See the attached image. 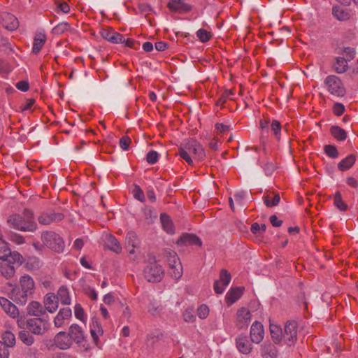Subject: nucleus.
<instances>
[{
  "label": "nucleus",
  "mask_w": 358,
  "mask_h": 358,
  "mask_svg": "<svg viewBox=\"0 0 358 358\" xmlns=\"http://www.w3.org/2000/svg\"><path fill=\"white\" fill-rule=\"evenodd\" d=\"M332 14L339 21H346L350 18V13L348 10L340 6H333Z\"/></svg>",
  "instance_id": "nucleus-28"
},
{
  "label": "nucleus",
  "mask_w": 358,
  "mask_h": 358,
  "mask_svg": "<svg viewBox=\"0 0 358 358\" xmlns=\"http://www.w3.org/2000/svg\"><path fill=\"white\" fill-rule=\"evenodd\" d=\"M165 256L168 262L169 268L177 266L178 264H182L177 253L172 250H166Z\"/></svg>",
  "instance_id": "nucleus-34"
},
{
  "label": "nucleus",
  "mask_w": 358,
  "mask_h": 358,
  "mask_svg": "<svg viewBox=\"0 0 358 358\" xmlns=\"http://www.w3.org/2000/svg\"><path fill=\"white\" fill-rule=\"evenodd\" d=\"M348 62L346 59L343 57H338L336 58V61L334 64V70L338 73H343L345 72L348 69Z\"/></svg>",
  "instance_id": "nucleus-37"
},
{
  "label": "nucleus",
  "mask_w": 358,
  "mask_h": 358,
  "mask_svg": "<svg viewBox=\"0 0 358 358\" xmlns=\"http://www.w3.org/2000/svg\"><path fill=\"white\" fill-rule=\"evenodd\" d=\"M270 334L275 344H280L283 340V331L277 324H270Z\"/></svg>",
  "instance_id": "nucleus-29"
},
{
  "label": "nucleus",
  "mask_w": 358,
  "mask_h": 358,
  "mask_svg": "<svg viewBox=\"0 0 358 358\" xmlns=\"http://www.w3.org/2000/svg\"><path fill=\"white\" fill-rule=\"evenodd\" d=\"M178 155L189 165L193 166V159L201 161L206 155L201 144L194 139H189L180 144Z\"/></svg>",
  "instance_id": "nucleus-1"
},
{
  "label": "nucleus",
  "mask_w": 358,
  "mask_h": 358,
  "mask_svg": "<svg viewBox=\"0 0 358 358\" xmlns=\"http://www.w3.org/2000/svg\"><path fill=\"white\" fill-rule=\"evenodd\" d=\"M10 257L11 259V263H18L21 264L23 262L22 256L17 252H8V257Z\"/></svg>",
  "instance_id": "nucleus-50"
},
{
  "label": "nucleus",
  "mask_w": 358,
  "mask_h": 358,
  "mask_svg": "<svg viewBox=\"0 0 358 358\" xmlns=\"http://www.w3.org/2000/svg\"><path fill=\"white\" fill-rule=\"evenodd\" d=\"M261 355L263 358H277L278 350L271 343H264L261 345Z\"/></svg>",
  "instance_id": "nucleus-20"
},
{
  "label": "nucleus",
  "mask_w": 358,
  "mask_h": 358,
  "mask_svg": "<svg viewBox=\"0 0 358 358\" xmlns=\"http://www.w3.org/2000/svg\"><path fill=\"white\" fill-rule=\"evenodd\" d=\"M334 206L341 211H345L348 208L347 204L343 201L340 192H336L334 196Z\"/></svg>",
  "instance_id": "nucleus-39"
},
{
  "label": "nucleus",
  "mask_w": 358,
  "mask_h": 358,
  "mask_svg": "<svg viewBox=\"0 0 358 358\" xmlns=\"http://www.w3.org/2000/svg\"><path fill=\"white\" fill-rule=\"evenodd\" d=\"M27 329L36 335L43 334L48 329L47 322L39 318H31L27 320Z\"/></svg>",
  "instance_id": "nucleus-7"
},
{
  "label": "nucleus",
  "mask_w": 358,
  "mask_h": 358,
  "mask_svg": "<svg viewBox=\"0 0 358 358\" xmlns=\"http://www.w3.org/2000/svg\"><path fill=\"white\" fill-rule=\"evenodd\" d=\"M162 310V306L155 301L150 302L148 311L150 314L154 316L159 315Z\"/></svg>",
  "instance_id": "nucleus-41"
},
{
  "label": "nucleus",
  "mask_w": 358,
  "mask_h": 358,
  "mask_svg": "<svg viewBox=\"0 0 358 358\" xmlns=\"http://www.w3.org/2000/svg\"><path fill=\"white\" fill-rule=\"evenodd\" d=\"M333 112L337 116H341L345 112V106L341 103H336L334 105Z\"/></svg>",
  "instance_id": "nucleus-58"
},
{
  "label": "nucleus",
  "mask_w": 358,
  "mask_h": 358,
  "mask_svg": "<svg viewBox=\"0 0 358 358\" xmlns=\"http://www.w3.org/2000/svg\"><path fill=\"white\" fill-rule=\"evenodd\" d=\"M0 305L3 310L11 317L15 318L18 316L20 312L16 306L11 303L5 297H0Z\"/></svg>",
  "instance_id": "nucleus-16"
},
{
  "label": "nucleus",
  "mask_w": 358,
  "mask_h": 358,
  "mask_svg": "<svg viewBox=\"0 0 358 358\" xmlns=\"http://www.w3.org/2000/svg\"><path fill=\"white\" fill-rule=\"evenodd\" d=\"M9 354V348L0 341V358H8Z\"/></svg>",
  "instance_id": "nucleus-61"
},
{
  "label": "nucleus",
  "mask_w": 358,
  "mask_h": 358,
  "mask_svg": "<svg viewBox=\"0 0 358 358\" xmlns=\"http://www.w3.org/2000/svg\"><path fill=\"white\" fill-rule=\"evenodd\" d=\"M209 314V308L205 305H201L197 309V315L200 319H206Z\"/></svg>",
  "instance_id": "nucleus-49"
},
{
  "label": "nucleus",
  "mask_w": 358,
  "mask_h": 358,
  "mask_svg": "<svg viewBox=\"0 0 358 358\" xmlns=\"http://www.w3.org/2000/svg\"><path fill=\"white\" fill-rule=\"evenodd\" d=\"M160 220H161L163 229L168 234H173L174 233V227H173L172 221L169 215H167L165 213L161 214Z\"/></svg>",
  "instance_id": "nucleus-35"
},
{
  "label": "nucleus",
  "mask_w": 358,
  "mask_h": 358,
  "mask_svg": "<svg viewBox=\"0 0 358 358\" xmlns=\"http://www.w3.org/2000/svg\"><path fill=\"white\" fill-rule=\"evenodd\" d=\"M139 248L140 247H130L129 249H127L129 252V257L131 260L135 261L137 259L138 255L140 253Z\"/></svg>",
  "instance_id": "nucleus-55"
},
{
  "label": "nucleus",
  "mask_w": 358,
  "mask_h": 358,
  "mask_svg": "<svg viewBox=\"0 0 358 358\" xmlns=\"http://www.w3.org/2000/svg\"><path fill=\"white\" fill-rule=\"evenodd\" d=\"M8 223L15 229L22 231L34 232L37 229L33 213L28 209L24 210L22 214L9 216Z\"/></svg>",
  "instance_id": "nucleus-2"
},
{
  "label": "nucleus",
  "mask_w": 358,
  "mask_h": 358,
  "mask_svg": "<svg viewBox=\"0 0 358 358\" xmlns=\"http://www.w3.org/2000/svg\"><path fill=\"white\" fill-rule=\"evenodd\" d=\"M134 196L137 200L143 202L145 200V195L143 191L140 188L139 186H135L134 189L133 191Z\"/></svg>",
  "instance_id": "nucleus-54"
},
{
  "label": "nucleus",
  "mask_w": 358,
  "mask_h": 358,
  "mask_svg": "<svg viewBox=\"0 0 358 358\" xmlns=\"http://www.w3.org/2000/svg\"><path fill=\"white\" fill-rule=\"evenodd\" d=\"M15 87L22 92H27L29 90V85L27 81L21 80L16 83Z\"/></svg>",
  "instance_id": "nucleus-63"
},
{
  "label": "nucleus",
  "mask_w": 358,
  "mask_h": 358,
  "mask_svg": "<svg viewBox=\"0 0 358 358\" xmlns=\"http://www.w3.org/2000/svg\"><path fill=\"white\" fill-rule=\"evenodd\" d=\"M74 313L76 318L83 321L84 319V310L80 304L76 303L74 308Z\"/></svg>",
  "instance_id": "nucleus-56"
},
{
  "label": "nucleus",
  "mask_w": 358,
  "mask_h": 358,
  "mask_svg": "<svg viewBox=\"0 0 358 358\" xmlns=\"http://www.w3.org/2000/svg\"><path fill=\"white\" fill-rule=\"evenodd\" d=\"M72 312L71 308H64L60 309L58 314L55 317L54 320V324L57 327H61L65 320H68L71 317Z\"/></svg>",
  "instance_id": "nucleus-26"
},
{
  "label": "nucleus",
  "mask_w": 358,
  "mask_h": 358,
  "mask_svg": "<svg viewBox=\"0 0 358 358\" xmlns=\"http://www.w3.org/2000/svg\"><path fill=\"white\" fill-rule=\"evenodd\" d=\"M283 340L285 343L292 346L295 344L297 341V324L294 321L287 322L284 328Z\"/></svg>",
  "instance_id": "nucleus-6"
},
{
  "label": "nucleus",
  "mask_w": 358,
  "mask_h": 358,
  "mask_svg": "<svg viewBox=\"0 0 358 358\" xmlns=\"http://www.w3.org/2000/svg\"><path fill=\"white\" fill-rule=\"evenodd\" d=\"M3 341L1 343H4L8 348H12L15 344V335L10 331H6L2 336Z\"/></svg>",
  "instance_id": "nucleus-40"
},
{
  "label": "nucleus",
  "mask_w": 358,
  "mask_h": 358,
  "mask_svg": "<svg viewBox=\"0 0 358 358\" xmlns=\"http://www.w3.org/2000/svg\"><path fill=\"white\" fill-rule=\"evenodd\" d=\"M330 133L338 141H343L347 138L346 131L338 126H332L330 128Z\"/></svg>",
  "instance_id": "nucleus-36"
},
{
  "label": "nucleus",
  "mask_w": 358,
  "mask_h": 358,
  "mask_svg": "<svg viewBox=\"0 0 358 358\" xmlns=\"http://www.w3.org/2000/svg\"><path fill=\"white\" fill-rule=\"evenodd\" d=\"M27 310L29 315L35 317H41L45 313V310L43 309L41 304L35 301L29 303Z\"/></svg>",
  "instance_id": "nucleus-27"
},
{
  "label": "nucleus",
  "mask_w": 358,
  "mask_h": 358,
  "mask_svg": "<svg viewBox=\"0 0 358 358\" xmlns=\"http://www.w3.org/2000/svg\"><path fill=\"white\" fill-rule=\"evenodd\" d=\"M71 26L68 22H64L56 25L52 31L56 34H62L64 32L70 30Z\"/></svg>",
  "instance_id": "nucleus-44"
},
{
  "label": "nucleus",
  "mask_w": 358,
  "mask_h": 358,
  "mask_svg": "<svg viewBox=\"0 0 358 358\" xmlns=\"http://www.w3.org/2000/svg\"><path fill=\"white\" fill-rule=\"evenodd\" d=\"M251 320V313L249 310L245 308H241L238 310L236 313V327L241 329L249 324Z\"/></svg>",
  "instance_id": "nucleus-10"
},
{
  "label": "nucleus",
  "mask_w": 358,
  "mask_h": 358,
  "mask_svg": "<svg viewBox=\"0 0 358 358\" xmlns=\"http://www.w3.org/2000/svg\"><path fill=\"white\" fill-rule=\"evenodd\" d=\"M31 296V294L19 287H14L10 294V298L19 305H24Z\"/></svg>",
  "instance_id": "nucleus-11"
},
{
  "label": "nucleus",
  "mask_w": 358,
  "mask_h": 358,
  "mask_svg": "<svg viewBox=\"0 0 358 358\" xmlns=\"http://www.w3.org/2000/svg\"><path fill=\"white\" fill-rule=\"evenodd\" d=\"M280 201V197L278 193H275L272 199L270 194H266L264 196V203L268 208L278 206Z\"/></svg>",
  "instance_id": "nucleus-38"
},
{
  "label": "nucleus",
  "mask_w": 358,
  "mask_h": 358,
  "mask_svg": "<svg viewBox=\"0 0 358 358\" xmlns=\"http://www.w3.org/2000/svg\"><path fill=\"white\" fill-rule=\"evenodd\" d=\"M8 252H10L8 243L0 238V253L3 254L0 258H8Z\"/></svg>",
  "instance_id": "nucleus-51"
},
{
  "label": "nucleus",
  "mask_w": 358,
  "mask_h": 358,
  "mask_svg": "<svg viewBox=\"0 0 358 358\" xmlns=\"http://www.w3.org/2000/svg\"><path fill=\"white\" fill-rule=\"evenodd\" d=\"M43 303L45 310L50 313H54L58 308V301L53 293L47 294L44 297Z\"/></svg>",
  "instance_id": "nucleus-25"
},
{
  "label": "nucleus",
  "mask_w": 358,
  "mask_h": 358,
  "mask_svg": "<svg viewBox=\"0 0 358 358\" xmlns=\"http://www.w3.org/2000/svg\"><path fill=\"white\" fill-rule=\"evenodd\" d=\"M176 244L180 247L196 245L201 247V240L194 234L184 233L177 240Z\"/></svg>",
  "instance_id": "nucleus-8"
},
{
  "label": "nucleus",
  "mask_w": 358,
  "mask_h": 358,
  "mask_svg": "<svg viewBox=\"0 0 358 358\" xmlns=\"http://www.w3.org/2000/svg\"><path fill=\"white\" fill-rule=\"evenodd\" d=\"M244 289L243 287L231 288L225 296L227 303L231 305L238 300L243 295Z\"/></svg>",
  "instance_id": "nucleus-22"
},
{
  "label": "nucleus",
  "mask_w": 358,
  "mask_h": 358,
  "mask_svg": "<svg viewBox=\"0 0 358 358\" xmlns=\"http://www.w3.org/2000/svg\"><path fill=\"white\" fill-rule=\"evenodd\" d=\"M20 288H21L22 290H24L25 292H27L32 296V294H34L35 285L34 280L32 279L31 277H30L28 275H24L22 276L20 280Z\"/></svg>",
  "instance_id": "nucleus-23"
},
{
  "label": "nucleus",
  "mask_w": 358,
  "mask_h": 358,
  "mask_svg": "<svg viewBox=\"0 0 358 358\" xmlns=\"http://www.w3.org/2000/svg\"><path fill=\"white\" fill-rule=\"evenodd\" d=\"M324 84L328 91L336 96H343L345 94V89L341 80L336 76H329L325 78Z\"/></svg>",
  "instance_id": "nucleus-4"
},
{
  "label": "nucleus",
  "mask_w": 358,
  "mask_h": 358,
  "mask_svg": "<svg viewBox=\"0 0 358 358\" xmlns=\"http://www.w3.org/2000/svg\"><path fill=\"white\" fill-rule=\"evenodd\" d=\"M131 141V138L127 136H124L120 140V146L124 150H127Z\"/></svg>",
  "instance_id": "nucleus-57"
},
{
  "label": "nucleus",
  "mask_w": 358,
  "mask_h": 358,
  "mask_svg": "<svg viewBox=\"0 0 358 358\" xmlns=\"http://www.w3.org/2000/svg\"><path fill=\"white\" fill-rule=\"evenodd\" d=\"M325 153L331 158H337L338 157V152L336 146L332 145H327L324 148Z\"/></svg>",
  "instance_id": "nucleus-48"
},
{
  "label": "nucleus",
  "mask_w": 358,
  "mask_h": 358,
  "mask_svg": "<svg viewBox=\"0 0 358 358\" xmlns=\"http://www.w3.org/2000/svg\"><path fill=\"white\" fill-rule=\"evenodd\" d=\"M196 36L202 43L208 41L212 37L211 33L204 29H199L196 31Z\"/></svg>",
  "instance_id": "nucleus-46"
},
{
  "label": "nucleus",
  "mask_w": 358,
  "mask_h": 358,
  "mask_svg": "<svg viewBox=\"0 0 358 358\" xmlns=\"http://www.w3.org/2000/svg\"><path fill=\"white\" fill-rule=\"evenodd\" d=\"M69 334L71 339H73L77 343H80L84 341V332L82 328L76 324L70 326Z\"/></svg>",
  "instance_id": "nucleus-21"
},
{
  "label": "nucleus",
  "mask_w": 358,
  "mask_h": 358,
  "mask_svg": "<svg viewBox=\"0 0 358 358\" xmlns=\"http://www.w3.org/2000/svg\"><path fill=\"white\" fill-rule=\"evenodd\" d=\"M271 130L273 133L275 138L280 139V131H281V124L278 120H273L271 124Z\"/></svg>",
  "instance_id": "nucleus-47"
},
{
  "label": "nucleus",
  "mask_w": 358,
  "mask_h": 358,
  "mask_svg": "<svg viewBox=\"0 0 358 358\" xmlns=\"http://www.w3.org/2000/svg\"><path fill=\"white\" fill-rule=\"evenodd\" d=\"M45 41L46 36L45 34H39L36 35L34 40L32 52L35 55L38 54L44 45Z\"/></svg>",
  "instance_id": "nucleus-31"
},
{
  "label": "nucleus",
  "mask_w": 358,
  "mask_h": 358,
  "mask_svg": "<svg viewBox=\"0 0 358 358\" xmlns=\"http://www.w3.org/2000/svg\"><path fill=\"white\" fill-rule=\"evenodd\" d=\"M101 34L104 39L113 43H123L124 41V38L123 35L117 32H115L108 29H103L102 30Z\"/></svg>",
  "instance_id": "nucleus-24"
},
{
  "label": "nucleus",
  "mask_w": 358,
  "mask_h": 358,
  "mask_svg": "<svg viewBox=\"0 0 358 358\" xmlns=\"http://www.w3.org/2000/svg\"><path fill=\"white\" fill-rule=\"evenodd\" d=\"M105 246L116 254H120L122 248L117 239L113 235H106L104 239Z\"/></svg>",
  "instance_id": "nucleus-17"
},
{
  "label": "nucleus",
  "mask_w": 358,
  "mask_h": 358,
  "mask_svg": "<svg viewBox=\"0 0 358 358\" xmlns=\"http://www.w3.org/2000/svg\"><path fill=\"white\" fill-rule=\"evenodd\" d=\"M1 20L3 26L9 31L15 30L19 26L17 17L9 13H3Z\"/></svg>",
  "instance_id": "nucleus-14"
},
{
  "label": "nucleus",
  "mask_w": 358,
  "mask_h": 358,
  "mask_svg": "<svg viewBox=\"0 0 358 358\" xmlns=\"http://www.w3.org/2000/svg\"><path fill=\"white\" fill-rule=\"evenodd\" d=\"M236 347L239 352L248 355L252 350V345L247 335L241 334L235 339Z\"/></svg>",
  "instance_id": "nucleus-9"
},
{
  "label": "nucleus",
  "mask_w": 358,
  "mask_h": 358,
  "mask_svg": "<svg viewBox=\"0 0 358 358\" xmlns=\"http://www.w3.org/2000/svg\"><path fill=\"white\" fill-rule=\"evenodd\" d=\"M0 273L6 279H9L15 274L14 266L11 264V261L7 258H0Z\"/></svg>",
  "instance_id": "nucleus-15"
},
{
  "label": "nucleus",
  "mask_w": 358,
  "mask_h": 358,
  "mask_svg": "<svg viewBox=\"0 0 358 358\" xmlns=\"http://www.w3.org/2000/svg\"><path fill=\"white\" fill-rule=\"evenodd\" d=\"M262 167L264 169L265 173L267 176L271 175L276 169L275 164L271 162H266L262 166Z\"/></svg>",
  "instance_id": "nucleus-53"
},
{
  "label": "nucleus",
  "mask_w": 358,
  "mask_h": 358,
  "mask_svg": "<svg viewBox=\"0 0 358 358\" xmlns=\"http://www.w3.org/2000/svg\"><path fill=\"white\" fill-rule=\"evenodd\" d=\"M41 240L44 245L56 252L62 253L64 250V241L54 231L43 232L41 234Z\"/></svg>",
  "instance_id": "nucleus-3"
},
{
  "label": "nucleus",
  "mask_w": 358,
  "mask_h": 358,
  "mask_svg": "<svg viewBox=\"0 0 358 358\" xmlns=\"http://www.w3.org/2000/svg\"><path fill=\"white\" fill-rule=\"evenodd\" d=\"M195 316L192 310H186L183 313V319L186 322H194L195 321Z\"/></svg>",
  "instance_id": "nucleus-60"
},
{
  "label": "nucleus",
  "mask_w": 358,
  "mask_h": 358,
  "mask_svg": "<svg viewBox=\"0 0 358 358\" xmlns=\"http://www.w3.org/2000/svg\"><path fill=\"white\" fill-rule=\"evenodd\" d=\"M167 7L172 12L187 13L191 10L192 7L185 3L182 0H173L167 3Z\"/></svg>",
  "instance_id": "nucleus-18"
},
{
  "label": "nucleus",
  "mask_w": 358,
  "mask_h": 358,
  "mask_svg": "<svg viewBox=\"0 0 358 358\" xmlns=\"http://www.w3.org/2000/svg\"><path fill=\"white\" fill-rule=\"evenodd\" d=\"M64 218L62 213H42L38 217V221L41 224L47 225L53 222L60 221Z\"/></svg>",
  "instance_id": "nucleus-19"
},
{
  "label": "nucleus",
  "mask_w": 358,
  "mask_h": 358,
  "mask_svg": "<svg viewBox=\"0 0 358 358\" xmlns=\"http://www.w3.org/2000/svg\"><path fill=\"white\" fill-rule=\"evenodd\" d=\"M146 160L150 164H155L158 160V153L155 150L148 152L146 155Z\"/></svg>",
  "instance_id": "nucleus-52"
},
{
  "label": "nucleus",
  "mask_w": 358,
  "mask_h": 358,
  "mask_svg": "<svg viewBox=\"0 0 358 358\" xmlns=\"http://www.w3.org/2000/svg\"><path fill=\"white\" fill-rule=\"evenodd\" d=\"M164 274L162 267L156 262L149 264L143 270L144 277L149 282H159Z\"/></svg>",
  "instance_id": "nucleus-5"
},
{
  "label": "nucleus",
  "mask_w": 358,
  "mask_h": 358,
  "mask_svg": "<svg viewBox=\"0 0 358 358\" xmlns=\"http://www.w3.org/2000/svg\"><path fill=\"white\" fill-rule=\"evenodd\" d=\"M356 162V156L354 154L349 155L342 159L338 164V168L341 171L350 169Z\"/></svg>",
  "instance_id": "nucleus-30"
},
{
  "label": "nucleus",
  "mask_w": 358,
  "mask_h": 358,
  "mask_svg": "<svg viewBox=\"0 0 358 358\" xmlns=\"http://www.w3.org/2000/svg\"><path fill=\"white\" fill-rule=\"evenodd\" d=\"M122 43H124L125 46L127 47H129L136 50L139 47V43L132 38L124 39V41Z\"/></svg>",
  "instance_id": "nucleus-64"
},
{
  "label": "nucleus",
  "mask_w": 358,
  "mask_h": 358,
  "mask_svg": "<svg viewBox=\"0 0 358 358\" xmlns=\"http://www.w3.org/2000/svg\"><path fill=\"white\" fill-rule=\"evenodd\" d=\"M90 329L94 330L95 331H98V333H103V329L101 328V324L99 322V320L96 318L92 319Z\"/></svg>",
  "instance_id": "nucleus-62"
},
{
  "label": "nucleus",
  "mask_w": 358,
  "mask_h": 358,
  "mask_svg": "<svg viewBox=\"0 0 358 358\" xmlns=\"http://www.w3.org/2000/svg\"><path fill=\"white\" fill-rule=\"evenodd\" d=\"M10 241L16 244L20 245L24 243V238L17 233H12L10 234Z\"/></svg>",
  "instance_id": "nucleus-59"
},
{
  "label": "nucleus",
  "mask_w": 358,
  "mask_h": 358,
  "mask_svg": "<svg viewBox=\"0 0 358 358\" xmlns=\"http://www.w3.org/2000/svg\"><path fill=\"white\" fill-rule=\"evenodd\" d=\"M231 279V274L226 270L222 269L220 273V282L224 285V287H227Z\"/></svg>",
  "instance_id": "nucleus-42"
},
{
  "label": "nucleus",
  "mask_w": 358,
  "mask_h": 358,
  "mask_svg": "<svg viewBox=\"0 0 358 358\" xmlns=\"http://www.w3.org/2000/svg\"><path fill=\"white\" fill-rule=\"evenodd\" d=\"M57 301H60L62 304L69 305L71 303V298L69 296V292L66 287H61L56 295Z\"/></svg>",
  "instance_id": "nucleus-32"
},
{
  "label": "nucleus",
  "mask_w": 358,
  "mask_h": 358,
  "mask_svg": "<svg viewBox=\"0 0 358 358\" xmlns=\"http://www.w3.org/2000/svg\"><path fill=\"white\" fill-rule=\"evenodd\" d=\"M54 343L61 350L68 349L71 345L70 336L64 331H60L55 336Z\"/></svg>",
  "instance_id": "nucleus-13"
},
{
  "label": "nucleus",
  "mask_w": 358,
  "mask_h": 358,
  "mask_svg": "<svg viewBox=\"0 0 358 358\" xmlns=\"http://www.w3.org/2000/svg\"><path fill=\"white\" fill-rule=\"evenodd\" d=\"M264 331L262 324L255 321L250 328L251 341L255 343H259L264 338Z\"/></svg>",
  "instance_id": "nucleus-12"
},
{
  "label": "nucleus",
  "mask_w": 358,
  "mask_h": 358,
  "mask_svg": "<svg viewBox=\"0 0 358 358\" xmlns=\"http://www.w3.org/2000/svg\"><path fill=\"white\" fill-rule=\"evenodd\" d=\"M169 274L172 278L178 280L182 275V266L178 264L177 266L169 268Z\"/></svg>",
  "instance_id": "nucleus-43"
},
{
  "label": "nucleus",
  "mask_w": 358,
  "mask_h": 358,
  "mask_svg": "<svg viewBox=\"0 0 358 358\" xmlns=\"http://www.w3.org/2000/svg\"><path fill=\"white\" fill-rule=\"evenodd\" d=\"M19 338L22 342L27 345H31L34 341V337L25 331H22L19 333Z\"/></svg>",
  "instance_id": "nucleus-45"
},
{
  "label": "nucleus",
  "mask_w": 358,
  "mask_h": 358,
  "mask_svg": "<svg viewBox=\"0 0 358 358\" xmlns=\"http://www.w3.org/2000/svg\"><path fill=\"white\" fill-rule=\"evenodd\" d=\"M140 247V241L134 231H129L126 236L125 248Z\"/></svg>",
  "instance_id": "nucleus-33"
}]
</instances>
